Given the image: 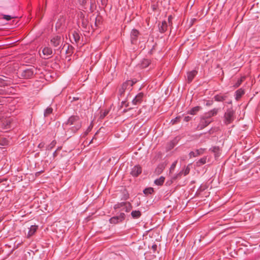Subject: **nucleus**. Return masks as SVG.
I'll return each mask as SVG.
<instances>
[{"mask_svg": "<svg viewBox=\"0 0 260 260\" xmlns=\"http://www.w3.org/2000/svg\"><path fill=\"white\" fill-rule=\"evenodd\" d=\"M56 142L55 140L52 141L50 144H49L47 147L46 149L48 150H51L52 149H53L56 145Z\"/></svg>", "mask_w": 260, "mask_h": 260, "instance_id": "72a5a7b5", "label": "nucleus"}, {"mask_svg": "<svg viewBox=\"0 0 260 260\" xmlns=\"http://www.w3.org/2000/svg\"><path fill=\"white\" fill-rule=\"evenodd\" d=\"M150 63V61L148 59H143L140 64V67L142 68H146L148 67Z\"/></svg>", "mask_w": 260, "mask_h": 260, "instance_id": "cd10ccee", "label": "nucleus"}, {"mask_svg": "<svg viewBox=\"0 0 260 260\" xmlns=\"http://www.w3.org/2000/svg\"><path fill=\"white\" fill-rule=\"evenodd\" d=\"M165 180V178L163 176H161L159 178H157L154 180V183L156 185L161 186L164 184Z\"/></svg>", "mask_w": 260, "mask_h": 260, "instance_id": "bb28decb", "label": "nucleus"}, {"mask_svg": "<svg viewBox=\"0 0 260 260\" xmlns=\"http://www.w3.org/2000/svg\"><path fill=\"white\" fill-rule=\"evenodd\" d=\"M177 163V161H175L171 166V167L170 168V172L171 173H172L173 171H174V170L176 166Z\"/></svg>", "mask_w": 260, "mask_h": 260, "instance_id": "58836bf2", "label": "nucleus"}, {"mask_svg": "<svg viewBox=\"0 0 260 260\" xmlns=\"http://www.w3.org/2000/svg\"><path fill=\"white\" fill-rule=\"evenodd\" d=\"M56 27H60V24H59V22H57V23H56Z\"/></svg>", "mask_w": 260, "mask_h": 260, "instance_id": "4d7b16f0", "label": "nucleus"}, {"mask_svg": "<svg viewBox=\"0 0 260 260\" xmlns=\"http://www.w3.org/2000/svg\"><path fill=\"white\" fill-rule=\"evenodd\" d=\"M72 38L74 40V41L76 43H78L80 40V35L79 33L76 30H74L72 32Z\"/></svg>", "mask_w": 260, "mask_h": 260, "instance_id": "412c9836", "label": "nucleus"}, {"mask_svg": "<svg viewBox=\"0 0 260 260\" xmlns=\"http://www.w3.org/2000/svg\"><path fill=\"white\" fill-rule=\"evenodd\" d=\"M182 175V172H180L179 173H178V174H176L175 176H174L172 178V179L173 181H174V180H176L177 179H178V178L181 177Z\"/></svg>", "mask_w": 260, "mask_h": 260, "instance_id": "ea45409f", "label": "nucleus"}, {"mask_svg": "<svg viewBox=\"0 0 260 260\" xmlns=\"http://www.w3.org/2000/svg\"><path fill=\"white\" fill-rule=\"evenodd\" d=\"M207 160L206 157H204L201 158H200L197 162V165L198 166H200L201 165H204L206 164Z\"/></svg>", "mask_w": 260, "mask_h": 260, "instance_id": "473e14b6", "label": "nucleus"}, {"mask_svg": "<svg viewBox=\"0 0 260 260\" xmlns=\"http://www.w3.org/2000/svg\"><path fill=\"white\" fill-rule=\"evenodd\" d=\"M197 74L198 71L196 70H192L191 71L188 72L187 73V80L188 83H189L191 82Z\"/></svg>", "mask_w": 260, "mask_h": 260, "instance_id": "4468645a", "label": "nucleus"}, {"mask_svg": "<svg viewBox=\"0 0 260 260\" xmlns=\"http://www.w3.org/2000/svg\"><path fill=\"white\" fill-rule=\"evenodd\" d=\"M61 149V147H58L56 150L59 151Z\"/></svg>", "mask_w": 260, "mask_h": 260, "instance_id": "052dcab7", "label": "nucleus"}, {"mask_svg": "<svg viewBox=\"0 0 260 260\" xmlns=\"http://www.w3.org/2000/svg\"><path fill=\"white\" fill-rule=\"evenodd\" d=\"M125 218V214L124 213H120L119 215L115 216L109 219V222L111 224H117L122 222Z\"/></svg>", "mask_w": 260, "mask_h": 260, "instance_id": "0eeeda50", "label": "nucleus"}, {"mask_svg": "<svg viewBox=\"0 0 260 260\" xmlns=\"http://www.w3.org/2000/svg\"><path fill=\"white\" fill-rule=\"evenodd\" d=\"M132 204L128 202H126L121 210L124 211L126 212H129L132 210Z\"/></svg>", "mask_w": 260, "mask_h": 260, "instance_id": "4be33fe9", "label": "nucleus"}, {"mask_svg": "<svg viewBox=\"0 0 260 260\" xmlns=\"http://www.w3.org/2000/svg\"><path fill=\"white\" fill-rule=\"evenodd\" d=\"M142 169L139 165L135 166L132 169L131 172V174L134 177H138L140 174H141Z\"/></svg>", "mask_w": 260, "mask_h": 260, "instance_id": "9b49d317", "label": "nucleus"}, {"mask_svg": "<svg viewBox=\"0 0 260 260\" xmlns=\"http://www.w3.org/2000/svg\"><path fill=\"white\" fill-rule=\"evenodd\" d=\"M95 136H94L93 137V139L91 140V141L90 142V143H90H90H91L92 142L93 140L94 139H95Z\"/></svg>", "mask_w": 260, "mask_h": 260, "instance_id": "0e129e2a", "label": "nucleus"}, {"mask_svg": "<svg viewBox=\"0 0 260 260\" xmlns=\"http://www.w3.org/2000/svg\"><path fill=\"white\" fill-rule=\"evenodd\" d=\"M228 103L229 104H232V101H230V102H228Z\"/></svg>", "mask_w": 260, "mask_h": 260, "instance_id": "774afa93", "label": "nucleus"}, {"mask_svg": "<svg viewBox=\"0 0 260 260\" xmlns=\"http://www.w3.org/2000/svg\"><path fill=\"white\" fill-rule=\"evenodd\" d=\"M195 20H196V19L194 18H190V19L189 20V23L188 24V26L189 27H191L193 25L194 21Z\"/></svg>", "mask_w": 260, "mask_h": 260, "instance_id": "c03bdc74", "label": "nucleus"}, {"mask_svg": "<svg viewBox=\"0 0 260 260\" xmlns=\"http://www.w3.org/2000/svg\"><path fill=\"white\" fill-rule=\"evenodd\" d=\"M168 27V24L166 21H163L161 22V24H158V28L159 30L161 33L165 32Z\"/></svg>", "mask_w": 260, "mask_h": 260, "instance_id": "aec40b11", "label": "nucleus"}, {"mask_svg": "<svg viewBox=\"0 0 260 260\" xmlns=\"http://www.w3.org/2000/svg\"><path fill=\"white\" fill-rule=\"evenodd\" d=\"M53 112V109L50 107H47L45 111H44V117H47L50 114H51Z\"/></svg>", "mask_w": 260, "mask_h": 260, "instance_id": "7c9ffc66", "label": "nucleus"}, {"mask_svg": "<svg viewBox=\"0 0 260 260\" xmlns=\"http://www.w3.org/2000/svg\"><path fill=\"white\" fill-rule=\"evenodd\" d=\"M11 81L8 80V78L3 76H0V86H6L10 85Z\"/></svg>", "mask_w": 260, "mask_h": 260, "instance_id": "f8f14e48", "label": "nucleus"}, {"mask_svg": "<svg viewBox=\"0 0 260 260\" xmlns=\"http://www.w3.org/2000/svg\"><path fill=\"white\" fill-rule=\"evenodd\" d=\"M7 179L6 178H0V183L3 182L4 181H7Z\"/></svg>", "mask_w": 260, "mask_h": 260, "instance_id": "6e6d98bb", "label": "nucleus"}, {"mask_svg": "<svg viewBox=\"0 0 260 260\" xmlns=\"http://www.w3.org/2000/svg\"><path fill=\"white\" fill-rule=\"evenodd\" d=\"M57 150H55L53 153V156L54 157H55L57 156Z\"/></svg>", "mask_w": 260, "mask_h": 260, "instance_id": "3c124183", "label": "nucleus"}, {"mask_svg": "<svg viewBox=\"0 0 260 260\" xmlns=\"http://www.w3.org/2000/svg\"><path fill=\"white\" fill-rule=\"evenodd\" d=\"M52 49L49 47H46L43 50L44 55L47 56H50L52 54Z\"/></svg>", "mask_w": 260, "mask_h": 260, "instance_id": "a878e982", "label": "nucleus"}, {"mask_svg": "<svg viewBox=\"0 0 260 260\" xmlns=\"http://www.w3.org/2000/svg\"><path fill=\"white\" fill-rule=\"evenodd\" d=\"M38 229V226L37 225H32L29 228L28 232L27 234L26 235V237L27 238H29L30 237L33 236L35 233L36 232Z\"/></svg>", "mask_w": 260, "mask_h": 260, "instance_id": "ddd939ff", "label": "nucleus"}, {"mask_svg": "<svg viewBox=\"0 0 260 260\" xmlns=\"http://www.w3.org/2000/svg\"><path fill=\"white\" fill-rule=\"evenodd\" d=\"M74 47L69 44H67V48L66 49V53L68 55H71L73 53Z\"/></svg>", "mask_w": 260, "mask_h": 260, "instance_id": "c756f323", "label": "nucleus"}, {"mask_svg": "<svg viewBox=\"0 0 260 260\" xmlns=\"http://www.w3.org/2000/svg\"><path fill=\"white\" fill-rule=\"evenodd\" d=\"M140 35L139 31L136 29H133L131 33V41L132 44H136L138 37Z\"/></svg>", "mask_w": 260, "mask_h": 260, "instance_id": "9d476101", "label": "nucleus"}, {"mask_svg": "<svg viewBox=\"0 0 260 260\" xmlns=\"http://www.w3.org/2000/svg\"><path fill=\"white\" fill-rule=\"evenodd\" d=\"M137 82V80L136 79L126 80L124 82L118 89V98L123 96L126 90H132L133 86Z\"/></svg>", "mask_w": 260, "mask_h": 260, "instance_id": "7ed1b4c3", "label": "nucleus"}, {"mask_svg": "<svg viewBox=\"0 0 260 260\" xmlns=\"http://www.w3.org/2000/svg\"><path fill=\"white\" fill-rule=\"evenodd\" d=\"M78 99H79L78 98H73V100H75V101L78 100Z\"/></svg>", "mask_w": 260, "mask_h": 260, "instance_id": "338daca9", "label": "nucleus"}, {"mask_svg": "<svg viewBox=\"0 0 260 260\" xmlns=\"http://www.w3.org/2000/svg\"><path fill=\"white\" fill-rule=\"evenodd\" d=\"M209 150L214 154L215 158L219 157L221 153V149L219 146L212 147Z\"/></svg>", "mask_w": 260, "mask_h": 260, "instance_id": "a211bd4d", "label": "nucleus"}, {"mask_svg": "<svg viewBox=\"0 0 260 260\" xmlns=\"http://www.w3.org/2000/svg\"><path fill=\"white\" fill-rule=\"evenodd\" d=\"M16 17H1V19L5 20L6 21L11 20L12 18H15Z\"/></svg>", "mask_w": 260, "mask_h": 260, "instance_id": "de8ad7c7", "label": "nucleus"}, {"mask_svg": "<svg viewBox=\"0 0 260 260\" xmlns=\"http://www.w3.org/2000/svg\"><path fill=\"white\" fill-rule=\"evenodd\" d=\"M36 69L33 66H30L26 69H20L18 71V74L20 78L28 79H30L34 77L36 74Z\"/></svg>", "mask_w": 260, "mask_h": 260, "instance_id": "f03ea898", "label": "nucleus"}, {"mask_svg": "<svg viewBox=\"0 0 260 260\" xmlns=\"http://www.w3.org/2000/svg\"><path fill=\"white\" fill-rule=\"evenodd\" d=\"M109 112V110H106L104 112L101 111L100 118L101 119H104L108 114Z\"/></svg>", "mask_w": 260, "mask_h": 260, "instance_id": "e433bc0d", "label": "nucleus"}, {"mask_svg": "<svg viewBox=\"0 0 260 260\" xmlns=\"http://www.w3.org/2000/svg\"><path fill=\"white\" fill-rule=\"evenodd\" d=\"M150 249L152 250V252L154 253H156V252H158V251H157V245L156 244H153L152 245L151 248Z\"/></svg>", "mask_w": 260, "mask_h": 260, "instance_id": "a19ab883", "label": "nucleus"}, {"mask_svg": "<svg viewBox=\"0 0 260 260\" xmlns=\"http://www.w3.org/2000/svg\"><path fill=\"white\" fill-rule=\"evenodd\" d=\"M202 108L200 106H196L190 109V111H188L187 113L191 115H196Z\"/></svg>", "mask_w": 260, "mask_h": 260, "instance_id": "b1692460", "label": "nucleus"}, {"mask_svg": "<svg viewBox=\"0 0 260 260\" xmlns=\"http://www.w3.org/2000/svg\"><path fill=\"white\" fill-rule=\"evenodd\" d=\"M173 181H174L172 179L171 180H168L166 182V184L167 185H170L173 182Z\"/></svg>", "mask_w": 260, "mask_h": 260, "instance_id": "8fccbe9b", "label": "nucleus"}, {"mask_svg": "<svg viewBox=\"0 0 260 260\" xmlns=\"http://www.w3.org/2000/svg\"><path fill=\"white\" fill-rule=\"evenodd\" d=\"M175 144H176V142L175 140H173V141L170 142V143L169 144V149H172L175 146Z\"/></svg>", "mask_w": 260, "mask_h": 260, "instance_id": "37998d69", "label": "nucleus"}, {"mask_svg": "<svg viewBox=\"0 0 260 260\" xmlns=\"http://www.w3.org/2000/svg\"><path fill=\"white\" fill-rule=\"evenodd\" d=\"M246 77L245 76H242L240 79H239L235 83V84L234 85V88H238L240 86V85L242 84V83L245 80Z\"/></svg>", "mask_w": 260, "mask_h": 260, "instance_id": "c85d7f7f", "label": "nucleus"}, {"mask_svg": "<svg viewBox=\"0 0 260 260\" xmlns=\"http://www.w3.org/2000/svg\"><path fill=\"white\" fill-rule=\"evenodd\" d=\"M64 124L70 126L67 132L70 131L73 134H75L82 126L81 120L78 115H72Z\"/></svg>", "mask_w": 260, "mask_h": 260, "instance_id": "f257e3e1", "label": "nucleus"}, {"mask_svg": "<svg viewBox=\"0 0 260 260\" xmlns=\"http://www.w3.org/2000/svg\"><path fill=\"white\" fill-rule=\"evenodd\" d=\"M180 117H176L174 119H172L171 120V123H172L173 124H176L177 123L179 122L180 121Z\"/></svg>", "mask_w": 260, "mask_h": 260, "instance_id": "79ce46f5", "label": "nucleus"}, {"mask_svg": "<svg viewBox=\"0 0 260 260\" xmlns=\"http://www.w3.org/2000/svg\"><path fill=\"white\" fill-rule=\"evenodd\" d=\"M131 215L133 219H138L141 216L142 213L139 210H133Z\"/></svg>", "mask_w": 260, "mask_h": 260, "instance_id": "5701e85b", "label": "nucleus"}, {"mask_svg": "<svg viewBox=\"0 0 260 260\" xmlns=\"http://www.w3.org/2000/svg\"><path fill=\"white\" fill-rule=\"evenodd\" d=\"M153 192L154 189L152 187L146 188L143 190L144 193L146 195L152 194Z\"/></svg>", "mask_w": 260, "mask_h": 260, "instance_id": "2f4dec72", "label": "nucleus"}, {"mask_svg": "<svg viewBox=\"0 0 260 260\" xmlns=\"http://www.w3.org/2000/svg\"><path fill=\"white\" fill-rule=\"evenodd\" d=\"M131 109H132V108H129V109H127V110L124 109V110H123V112H127V111L130 110H131Z\"/></svg>", "mask_w": 260, "mask_h": 260, "instance_id": "bf43d9fd", "label": "nucleus"}, {"mask_svg": "<svg viewBox=\"0 0 260 260\" xmlns=\"http://www.w3.org/2000/svg\"><path fill=\"white\" fill-rule=\"evenodd\" d=\"M228 98L226 93L221 94V93L215 95L214 96V99L216 102H223L225 101Z\"/></svg>", "mask_w": 260, "mask_h": 260, "instance_id": "dca6fc26", "label": "nucleus"}, {"mask_svg": "<svg viewBox=\"0 0 260 260\" xmlns=\"http://www.w3.org/2000/svg\"><path fill=\"white\" fill-rule=\"evenodd\" d=\"M164 168H165V167L163 165H162V164L159 165L157 166V167L156 168L155 171L157 174H159L162 172Z\"/></svg>", "mask_w": 260, "mask_h": 260, "instance_id": "f704fd0d", "label": "nucleus"}, {"mask_svg": "<svg viewBox=\"0 0 260 260\" xmlns=\"http://www.w3.org/2000/svg\"><path fill=\"white\" fill-rule=\"evenodd\" d=\"M82 24L84 28H89L90 27L92 29H94L93 24H92V18L91 17H82Z\"/></svg>", "mask_w": 260, "mask_h": 260, "instance_id": "6e6552de", "label": "nucleus"}, {"mask_svg": "<svg viewBox=\"0 0 260 260\" xmlns=\"http://www.w3.org/2000/svg\"><path fill=\"white\" fill-rule=\"evenodd\" d=\"M102 17H93V19H92V23L94 22V24H93V27L94 28V29L96 28L98 25L101 23V19Z\"/></svg>", "mask_w": 260, "mask_h": 260, "instance_id": "393cba45", "label": "nucleus"}, {"mask_svg": "<svg viewBox=\"0 0 260 260\" xmlns=\"http://www.w3.org/2000/svg\"><path fill=\"white\" fill-rule=\"evenodd\" d=\"M92 128V126H91V125H90L87 128V129H86V132H85V135H87L88 134V133H89L91 131Z\"/></svg>", "mask_w": 260, "mask_h": 260, "instance_id": "a18cd8bd", "label": "nucleus"}, {"mask_svg": "<svg viewBox=\"0 0 260 260\" xmlns=\"http://www.w3.org/2000/svg\"><path fill=\"white\" fill-rule=\"evenodd\" d=\"M191 119V117L189 116H185L184 118V121H186V122H188Z\"/></svg>", "mask_w": 260, "mask_h": 260, "instance_id": "09e8293b", "label": "nucleus"}, {"mask_svg": "<svg viewBox=\"0 0 260 260\" xmlns=\"http://www.w3.org/2000/svg\"><path fill=\"white\" fill-rule=\"evenodd\" d=\"M79 3L81 4H84L86 3V0H78Z\"/></svg>", "mask_w": 260, "mask_h": 260, "instance_id": "603ef678", "label": "nucleus"}, {"mask_svg": "<svg viewBox=\"0 0 260 260\" xmlns=\"http://www.w3.org/2000/svg\"><path fill=\"white\" fill-rule=\"evenodd\" d=\"M204 151V149L201 148L199 149H197L195 151H191L189 153V155L190 157H197L198 156H199L202 154H203Z\"/></svg>", "mask_w": 260, "mask_h": 260, "instance_id": "f3484780", "label": "nucleus"}, {"mask_svg": "<svg viewBox=\"0 0 260 260\" xmlns=\"http://www.w3.org/2000/svg\"><path fill=\"white\" fill-rule=\"evenodd\" d=\"M181 172H182V174H183L184 176H186L189 173L190 168L188 166L185 168H184Z\"/></svg>", "mask_w": 260, "mask_h": 260, "instance_id": "4c0bfd02", "label": "nucleus"}, {"mask_svg": "<svg viewBox=\"0 0 260 260\" xmlns=\"http://www.w3.org/2000/svg\"><path fill=\"white\" fill-rule=\"evenodd\" d=\"M4 93H5L4 90H3L2 89H0V94L3 95V94H4Z\"/></svg>", "mask_w": 260, "mask_h": 260, "instance_id": "5fc2aeb1", "label": "nucleus"}, {"mask_svg": "<svg viewBox=\"0 0 260 260\" xmlns=\"http://www.w3.org/2000/svg\"><path fill=\"white\" fill-rule=\"evenodd\" d=\"M125 103H126L125 101H122L121 102V104H122V105H125Z\"/></svg>", "mask_w": 260, "mask_h": 260, "instance_id": "680f3d73", "label": "nucleus"}, {"mask_svg": "<svg viewBox=\"0 0 260 260\" xmlns=\"http://www.w3.org/2000/svg\"><path fill=\"white\" fill-rule=\"evenodd\" d=\"M63 42V39L60 36H54L52 37L50 40L51 45L56 48V50H60V52L63 51L66 47V44L62 47Z\"/></svg>", "mask_w": 260, "mask_h": 260, "instance_id": "20e7f679", "label": "nucleus"}, {"mask_svg": "<svg viewBox=\"0 0 260 260\" xmlns=\"http://www.w3.org/2000/svg\"><path fill=\"white\" fill-rule=\"evenodd\" d=\"M144 96L145 94L143 92H139L135 96V98L132 100V104L134 105L141 104L143 101Z\"/></svg>", "mask_w": 260, "mask_h": 260, "instance_id": "1a4fd4ad", "label": "nucleus"}, {"mask_svg": "<svg viewBox=\"0 0 260 260\" xmlns=\"http://www.w3.org/2000/svg\"><path fill=\"white\" fill-rule=\"evenodd\" d=\"M235 118V112L232 108H228L224 114L223 120V123L225 125H229L234 121Z\"/></svg>", "mask_w": 260, "mask_h": 260, "instance_id": "39448f33", "label": "nucleus"}, {"mask_svg": "<svg viewBox=\"0 0 260 260\" xmlns=\"http://www.w3.org/2000/svg\"><path fill=\"white\" fill-rule=\"evenodd\" d=\"M44 144L43 143H41L39 144L38 147L39 148H42L43 147H44Z\"/></svg>", "mask_w": 260, "mask_h": 260, "instance_id": "864d4df0", "label": "nucleus"}, {"mask_svg": "<svg viewBox=\"0 0 260 260\" xmlns=\"http://www.w3.org/2000/svg\"><path fill=\"white\" fill-rule=\"evenodd\" d=\"M217 112H218V109L214 108V109L210 110L208 112L204 114V116L208 119H210V118L212 117L215 116L217 114Z\"/></svg>", "mask_w": 260, "mask_h": 260, "instance_id": "2eb2a0df", "label": "nucleus"}, {"mask_svg": "<svg viewBox=\"0 0 260 260\" xmlns=\"http://www.w3.org/2000/svg\"><path fill=\"white\" fill-rule=\"evenodd\" d=\"M172 18V17H168V21L169 22H170L171 21Z\"/></svg>", "mask_w": 260, "mask_h": 260, "instance_id": "e2e57ef3", "label": "nucleus"}, {"mask_svg": "<svg viewBox=\"0 0 260 260\" xmlns=\"http://www.w3.org/2000/svg\"><path fill=\"white\" fill-rule=\"evenodd\" d=\"M212 121L211 119H208L204 116L200 118V121L197 127V130H202L207 126Z\"/></svg>", "mask_w": 260, "mask_h": 260, "instance_id": "423d86ee", "label": "nucleus"}, {"mask_svg": "<svg viewBox=\"0 0 260 260\" xmlns=\"http://www.w3.org/2000/svg\"><path fill=\"white\" fill-rule=\"evenodd\" d=\"M125 204V202H121V203H118L116 204H115L114 206V209L116 210L120 208H123V206Z\"/></svg>", "mask_w": 260, "mask_h": 260, "instance_id": "c9c22d12", "label": "nucleus"}, {"mask_svg": "<svg viewBox=\"0 0 260 260\" xmlns=\"http://www.w3.org/2000/svg\"><path fill=\"white\" fill-rule=\"evenodd\" d=\"M245 93L244 89L242 88H240L236 91L235 94V99L237 101H239L243 95Z\"/></svg>", "mask_w": 260, "mask_h": 260, "instance_id": "6ab92c4d", "label": "nucleus"}, {"mask_svg": "<svg viewBox=\"0 0 260 260\" xmlns=\"http://www.w3.org/2000/svg\"><path fill=\"white\" fill-rule=\"evenodd\" d=\"M126 107H127L128 106V103H125V105H124Z\"/></svg>", "mask_w": 260, "mask_h": 260, "instance_id": "69168bd1", "label": "nucleus"}, {"mask_svg": "<svg viewBox=\"0 0 260 260\" xmlns=\"http://www.w3.org/2000/svg\"><path fill=\"white\" fill-rule=\"evenodd\" d=\"M238 18H240V19L238 20V22H239V21H242L243 17H237V19H238Z\"/></svg>", "mask_w": 260, "mask_h": 260, "instance_id": "13d9d810", "label": "nucleus"}, {"mask_svg": "<svg viewBox=\"0 0 260 260\" xmlns=\"http://www.w3.org/2000/svg\"><path fill=\"white\" fill-rule=\"evenodd\" d=\"M213 103V101L212 100H208L207 101L206 103V105L207 106H211Z\"/></svg>", "mask_w": 260, "mask_h": 260, "instance_id": "49530a36", "label": "nucleus"}]
</instances>
